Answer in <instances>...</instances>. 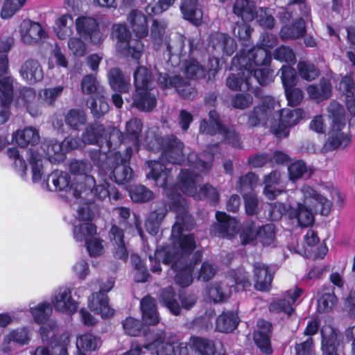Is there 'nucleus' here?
<instances>
[{
    "label": "nucleus",
    "instance_id": "1",
    "mask_svg": "<svg viewBox=\"0 0 355 355\" xmlns=\"http://www.w3.org/2000/svg\"><path fill=\"white\" fill-rule=\"evenodd\" d=\"M171 205L177 209L176 221L172 227V236L178 239V245L172 248L157 250L155 253V260L164 263L173 262L172 268L176 271L178 263L187 257L196 248L193 234H182L184 230H189L193 227V218L186 209L187 202L179 193L168 195Z\"/></svg>",
    "mask_w": 355,
    "mask_h": 355
},
{
    "label": "nucleus",
    "instance_id": "2",
    "mask_svg": "<svg viewBox=\"0 0 355 355\" xmlns=\"http://www.w3.org/2000/svg\"><path fill=\"white\" fill-rule=\"evenodd\" d=\"M333 192L336 191L331 189L328 196L324 191L318 193L312 187L304 185L300 190L303 201L297 203V209L292 208L290 210V217L297 218L299 225L302 227L311 225L315 214L327 215L330 212L332 202L329 198H332Z\"/></svg>",
    "mask_w": 355,
    "mask_h": 355
},
{
    "label": "nucleus",
    "instance_id": "3",
    "mask_svg": "<svg viewBox=\"0 0 355 355\" xmlns=\"http://www.w3.org/2000/svg\"><path fill=\"white\" fill-rule=\"evenodd\" d=\"M270 62V55L267 49L255 47L247 53L241 52L232 60V64L243 67L248 73L252 74L254 80L261 85H267L270 81V71L262 67Z\"/></svg>",
    "mask_w": 355,
    "mask_h": 355
},
{
    "label": "nucleus",
    "instance_id": "4",
    "mask_svg": "<svg viewBox=\"0 0 355 355\" xmlns=\"http://www.w3.org/2000/svg\"><path fill=\"white\" fill-rule=\"evenodd\" d=\"M84 182H80L74 188V196L76 198H86L89 194L99 200H105L108 198L110 200H118L120 194L114 185L106 181L99 182L96 184L93 176H85L83 178Z\"/></svg>",
    "mask_w": 355,
    "mask_h": 355
},
{
    "label": "nucleus",
    "instance_id": "5",
    "mask_svg": "<svg viewBox=\"0 0 355 355\" xmlns=\"http://www.w3.org/2000/svg\"><path fill=\"white\" fill-rule=\"evenodd\" d=\"M178 344V339L173 335H167L164 331H160L155 335L153 342L145 345L144 348L153 354L175 355L174 345ZM143 347L136 342H132L130 349L122 355H141Z\"/></svg>",
    "mask_w": 355,
    "mask_h": 355
},
{
    "label": "nucleus",
    "instance_id": "6",
    "mask_svg": "<svg viewBox=\"0 0 355 355\" xmlns=\"http://www.w3.org/2000/svg\"><path fill=\"white\" fill-rule=\"evenodd\" d=\"M112 35L116 39V50L125 55L139 59L144 51V44L139 40L131 39V35L125 25L114 24Z\"/></svg>",
    "mask_w": 355,
    "mask_h": 355
},
{
    "label": "nucleus",
    "instance_id": "7",
    "mask_svg": "<svg viewBox=\"0 0 355 355\" xmlns=\"http://www.w3.org/2000/svg\"><path fill=\"white\" fill-rule=\"evenodd\" d=\"M200 132L203 134L214 135L220 134L227 142L235 147H239V139L237 133L233 128L223 125L219 120L218 114L214 110L209 113V122L202 120L200 125Z\"/></svg>",
    "mask_w": 355,
    "mask_h": 355
},
{
    "label": "nucleus",
    "instance_id": "8",
    "mask_svg": "<svg viewBox=\"0 0 355 355\" xmlns=\"http://www.w3.org/2000/svg\"><path fill=\"white\" fill-rule=\"evenodd\" d=\"M200 132L203 134L214 135L220 134L227 142L235 147H239V139L237 133L233 128L223 125L219 120L218 114L214 110L209 113V122L202 120L200 125Z\"/></svg>",
    "mask_w": 355,
    "mask_h": 355
},
{
    "label": "nucleus",
    "instance_id": "9",
    "mask_svg": "<svg viewBox=\"0 0 355 355\" xmlns=\"http://www.w3.org/2000/svg\"><path fill=\"white\" fill-rule=\"evenodd\" d=\"M82 135L83 141L87 144H99L105 140L109 146L112 144L113 137H116L120 141L122 137V133L116 128H110L106 130L98 122L88 124Z\"/></svg>",
    "mask_w": 355,
    "mask_h": 355
},
{
    "label": "nucleus",
    "instance_id": "10",
    "mask_svg": "<svg viewBox=\"0 0 355 355\" xmlns=\"http://www.w3.org/2000/svg\"><path fill=\"white\" fill-rule=\"evenodd\" d=\"M279 107L281 105L279 101L270 96L264 97L262 103L255 107L249 114L248 125L252 127L256 126L265 124L270 119H275L276 112L279 111Z\"/></svg>",
    "mask_w": 355,
    "mask_h": 355
},
{
    "label": "nucleus",
    "instance_id": "11",
    "mask_svg": "<svg viewBox=\"0 0 355 355\" xmlns=\"http://www.w3.org/2000/svg\"><path fill=\"white\" fill-rule=\"evenodd\" d=\"M162 141L161 161L173 164H180L184 159L183 143L174 135L167 136Z\"/></svg>",
    "mask_w": 355,
    "mask_h": 355
},
{
    "label": "nucleus",
    "instance_id": "12",
    "mask_svg": "<svg viewBox=\"0 0 355 355\" xmlns=\"http://www.w3.org/2000/svg\"><path fill=\"white\" fill-rule=\"evenodd\" d=\"M276 117L279 120L277 126L272 127L274 133L279 137H286L288 135V128L295 125L304 117V112L301 109H279Z\"/></svg>",
    "mask_w": 355,
    "mask_h": 355
},
{
    "label": "nucleus",
    "instance_id": "13",
    "mask_svg": "<svg viewBox=\"0 0 355 355\" xmlns=\"http://www.w3.org/2000/svg\"><path fill=\"white\" fill-rule=\"evenodd\" d=\"M76 28L81 37L88 38L94 44L103 40V34L99 30L98 22L93 17H78L76 20Z\"/></svg>",
    "mask_w": 355,
    "mask_h": 355
},
{
    "label": "nucleus",
    "instance_id": "14",
    "mask_svg": "<svg viewBox=\"0 0 355 355\" xmlns=\"http://www.w3.org/2000/svg\"><path fill=\"white\" fill-rule=\"evenodd\" d=\"M52 304L55 310L69 315L73 314L78 308L77 302L72 298L71 290L67 287L59 288L55 291Z\"/></svg>",
    "mask_w": 355,
    "mask_h": 355
},
{
    "label": "nucleus",
    "instance_id": "15",
    "mask_svg": "<svg viewBox=\"0 0 355 355\" xmlns=\"http://www.w3.org/2000/svg\"><path fill=\"white\" fill-rule=\"evenodd\" d=\"M216 218L217 223L212 226L211 230L213 235L225 238L230 237L236 233L239 226L234 218L220 211L216 212Z\"/></svg>",
    "mask_w": 355,
    "mask_h": 355
},
{
    "label": "nucleus",
    "instance_id": "16",
    "mask_svg": "<svg viewBox=\"0 0 355 355\" xmlns=\"http://www.w3.org/2000/svg\"><path fill=\"white\" fill-rule=\"evenodd\" d=\"M321 334V349L324 355H338V347L340 342L338 331L329 325L322 327Z\"/></svg>",
    "mask_w": 355,
    "mask_h": 355
},
{
    "label": "nucleus",
    "instance_id": "17",
    "mask_svg": "<svg viewBox=\"0 0 355 355\" xmlns=\"http://www.w3.org/2000/svg\"><path fill=\"white\" fill-rule=\"evenodd\" d=\"M238 68L236 73H231L227 78L226 85L231 90H250L254 79L252 74L248 73L243 67L234 65Z\"/></svg>",
    "mask_w": 355,
    "mask_h": 355
},
{
    "label": "nucleus",
    "instance_id": "18",
    "mask_svg": "<svg viewBox=\"0 0 355 355\" xmlns=\"http://www.w3.org/2000/svg\"><path fill=\"white\" fill-rule=\"evenodd\" d=\"M21 40L27 44H33L46 37L41 25L30 20H24L20 25Z\"/></svg>",
    "mask_w": 355,
    "mask_h": 355
},
{
    "label": "nucleus",
    "instance_id": "19",
    "mask_svg": "<svg viewBox=\"0 0 355 355\" xmlns=\"http://www.w3.org/2000/svg\"><path fill=\"white\" fill-rule=\"evenodd\" d=\"M148 164L150 168V171L147 175V178H152L157 186L166 189L171 177L172 168H168L156 160L149 161Z\"/></svg>",
    "mask_w": 355,
    "mask_h": 355
},
{
    "label": "nucleus",
    "instance_id": "20",
    "mask_svg": "<svg viewBox=\"0 0 355 355\" xmlns=\"http://www.w3.org/2000/svg\"><path fill=\"white\" fill-rule=\"evenodd\" d=\"M12 81L9 77L0 79V92L2 94L0 105V125L8 120L10 112L8 105L12 99Z\"/></svg>",
    "mask_w": 355,
    "mask_h": 355
},
{
    "label": "nucleus",
    "instance_id": "21",
    "mask_svg": "<svg viewBox=\"0 0 355 355\" xmlns=\"http://www.w3.org/2000/svg\"><path fill=\"white\" fill-rule=\"evenodd\" d=\"M127 21L132 32L137 37L143 38L148 35L147 17L142 11L137 9L130 10L127 15Z\"/></svg>",
    "mask_w": 355,
    "mask_h": 355
},
{
    "label": "nucleus",
    "instance_id": "22",
    "mask_svg": "<svg viewBox=\"0 0 355 355\" xmlns=\"http://www.w3.org/2000/svg\"><path fill=\"white\" fill-rule=\"evenodd\" d=\"M271 324L264 320L257 321V331L254 334V341L262 352L272 353L270 346Z\"/></svg>",
    "mask_w": 355,
    "mask_h": 355
},
{
    "label": "nucleus",
    "instance_id": "23",
    "mask_svg": "<svg viewBox=\"0 0 355 355\" xmlns=\"http://www.w3.org/2000/svg\"><path fill=\"white\" fill-rule=\"evenodd\" d=\"M88 306L92 311L100 314L102 318H109L114 313V310L109 305L107 296L102 291L92 294L88 300Z\"/></svg>",
    "mask_w": 355,
    "mask_h": 355
},
{
    "label": "nucleus",
    "instance_id": "24",
    "mask_svg": "<svg viewBox=\"0 0 355 355\" xmlns=\"http://www.w3.org/2000/svg\"><path fill=\"white\" fill-rule=\"evenodd\" d=\"M40 138L39 130L32 126L16 130L12 137V142L21 148L28 145H35L38 143Z\"/></svg>",
    "mask_w": 355,
    "mask_h": 355
},
{
    "label": "nucleus",
    "instance_id": "25",
    "mask_svg": "<svg viewBox=\"0 0 355 355\" xmlns=\"http://www.w3.org/2000/svg\"><path fill=\"white\" fill-rule=\"evenodd\" d=\"M201 180V176L183 169L179 175L178 185L181 191L187 195L196 196L198 194V184Z\"/></svg>",
    "mask_w": 355,
    "mask_h": 355
},
{
    "label": "nucleus",
    "instance_id": "26",
    "mask_svg": "<svg viewBox=\"0 0 355 355\" xmlns=\"http://www.w3.org/2000/svg\"><path fill=\"white\" fill-rule=\"evenodd\" d=\"M70 345L69 336L61 335L51 343V350L44 347H37L32 355H69L68 347Z\"/></svg>",
    "mask_w": 355,
    "mask_h": 355
},
{
    "label": "nucleus",
    "instance_id": "27",
    "mask_svg": "<svg viewBox=\"0 0 355 355\" xmlns=\"http://www.w3.org/2000/svg\"><path fill=\"white\" fill-rule=\"evenodd\" d=\"M20 74L22 78L30 84L39 82L43 78L42 67L35 60L26 61L21 67Z\"/></svg>",
    "mask_w": 355,
    "mask_h": 355
},
{
    "label": "nucleus",
    "instance_id": "28",
    "mask_svg": "<svg viewBox=\"0 0 355 355\" xmlns=\"http://www.w3.org/2000/svg\"><path fill=\"white\" fill-rule=\"evenodd\" d=\"M302 292V290L297 288H295V290L293 291H287L286 297H288L291 299V300H286L285 299H284L275 301L270 304V311L273 313L284 312L288 315H291L294 311L293 304L300 297Z\"/></svg>",
    "mask_w": 355,
    "mask_h": 355
},
{
    "label": "nucleus",
    "instance_id": "29",
    "mask_svg": "<svg viewBox=\"0 0 355 355\" xmlns=\"http://www.w3.org/2000/svg\"><path fill=\"white\" fill-rule=\"evenodd\" d=\"M254 275L255 288L261 291H268L272 279L268 267L261 263H255L254 264Z\"/></svg>",
    "mask_w": 355,
    "mask_h": 355
},
{
    "label": "nucleus",
    "instance_id": "30",
    "mask_svg": "<svg viewBox=\"0 0 355 355\" xmlns=\"http://www.w3.org/2000/svg\"><path fill=\"white\" fill-rule=\"evenodd\" d=\"M101 345V338L92 334L80 335L76 339L77 355H85L87 352H94Z\"/></svg>",
    "mask_w": 355,
    "mask_h": 355
},
{
    "label": "nucleus",
    "instance_id": "31",
    "mask_svg": "<svg viewBox=\"0 0 355 355\" xmlns=\"http://www.w3.org/2000/svg\"><path fill=\"white\" fill-rule=\"evenodd\" d=\"M306 90L310 98L320 102L331 96V85L329 80L322 79L317 84L309 85Z\"/></svg>",
    "mask_w": 355,
    "mask_h": 355
},
{
    "label": "nucleus",
    "instance_id": "32",
    "mask_svg": "<svg viewBox=\"0 0 355 355\" xmlns=\"http://www.w3.org/2000/svg\"><path fill=\"white\" fill-rule=\"evenodd\" d=\"M143 320L148 324L155 325L159 321L155 300L150 296H146L141 301Z\"/></svg>",
    "mask_w": 355,
    "mask_h": 355
},
{
    "label": "nucleus",
    "instance_id": "33",
    "mask_svg": "<svg viewBox=\"0 0 355 355\" xmlns=\"http://www.w3.org/2000/svg\"><path fill=\"white\" fill-rule=\"evenodd\" d=\"M197 0H182L180 10L184 18L196 26L201 23L202 13L196 7Z\"/></svg>",
    "mask_w": 355,
    "mask_h": 355
},
{
    "label": "nucleus",
    "instance_id": "34",
    "mask_svg": "<svg viewBox=\"0 0 355 355\" xmlns=\"http://www.w3.org/2000/svg\"><path fill=\"white\" fill-rule=\"evenodd\" d=\"M42 148L50 162H60L64 159L66 150L63 141L60 143L54 139L46 140L43 143Z\"/></svg>",
    "mask_w": 355,
    "mask_h": 355
},
{
    "label": "nucleus",
    "instance_id": "35",
    "mask_svg": "<svg viewBox=\"0 0 355 355\" xmlns=\"http://www.w3.org/2000/svg\"><path fill=\"white\" fill-rule=\"evenodd\" d=\"M22 96L26 103V110L32 116H37L42 114L43 107L46 105L41 103L39 100V95L36 96L32 89H24Z\"/></svg>",
    "mask_w": 355,
    "mask_h": 355
},
{
    "label": "nucleus",
    "instance_id": "36",
    "mask_svg": "<svg viewBox=\"0 0 355 355\" xmlns=\"http://www.w3.org/2000/svg\"><path fill=\"white\" fill-rule=\"evenodd\" d=\"M239 322V317L236 313L225 312L218 317L216 328L220 332L230 333L236 328Z\"/></svg>",
    "mask_w": 355,
    "mask_h": 355
},
{
    "label": "nucleus",
    "instance_id": "37",
    "mask_svg": "<svg viewBox=\"0 0 355 355\" xmlns=\"http://www.w3.org/2000/svg\"><path fill=\"white\" fill-rule=\"evenodd\" d=\"M134 83L137 92L150 90L152 85V76L148 69L144 66L137 68L134 72Z\"/></svg>",
    "mask_w": 355,
    "mask_h": 355
},
{
    "label": "nucleus",
    "instance_id": "38",
    "mask_svg": "<svg viewBox=\"0 0 355 355\" xmlns=\"http://www.w3.org/2000/svg\"><path fill=\"white\" fill-rule=\"evenodd\" d=\"M188 344L198 355H217L218 354L215 352L214 343L208 339L193 336L190 338Z\"/></svg>",
    "mask_w": 355,
    "mask_h": 355
},
{
    "label": "nucleus",
    "instance_id": "39",
    "mask_svg": "<svg viewBox=\"0 0 355 355\" xmlns=\"http://www.w3.org/2000/svg\"><path fill=\"white\" fill-rule=\"evenodd\" d=\"M108 79L111 87L120 92H126L130 88L129 80L126 79L120 69H112L108 73Z\"/></svg>",
    "mask_w": 355,
    "mask_h": 355
},
{
    "label": "nucleus",
    "instance_id": "40",
    "mask_svg": "<svg viewBox=\"0 0 355 355\" xmlns=\"http://www.w3.org/2000/svg\"><path fill=\"white\" fill-rule=\"evenodd\" d=\"M167 209L166 207H159L157 209L150 213L146 223L145 227L146 230L152 235L157 233L161 223L166 216Z\"/></svg>",
    "mask_w": 355,
    "mask_h": 355
},
{
    "label": "nucleus",
    "instance_id": "41",
    "mask_svg": "<svg viewBox=\"0 0 355 355\" xmlns=\"http://www.w3.org/2000/svg\"><path fill=\"white\" fill-rule=\"evenodd\" d=\"M135 106L141 110H151L157 103L155 94L150 92L149 90L137 92L133 98Z\"/></svg>",
    "mask_w": 355,
    "mask_h": 355
},
{
    "label": "nucleus",
    "instance_id": "42",
    "mask_svg": "<svg viewBox=\"0 0 355 355\" xmlns=\"http://www.w3.org/2000/svg\"><path fill=\"white\" fill-rule=\"evenodd\" d=\"M329 117L331 119L334 130H342L345 127V120L344 117V109L340 104L337 102H331L327 107Z\"/></svg>",
    "mask_w": 355,
    "mask_h": 355
},
{
    "label": "nucleus",
    "instance_id": "43",
    "mask_svg": "<svg viewBox=\"0 0 355 355\" xmlns=\"http://www.w3.org/2000/svg\"><path fill=\"white\" fill-rule=\"evenodd\" d=\"M213 46L216 51L226 54H232L236 49V43L232 38L224 34H217L212 40Z\"/></svg>",
    "mask_w": 355,
    "mask_h": 355
},
{
    "label": "nucleus",
    "instance_id": "44",
    "mask_svg": "<svg viewBox=\"0 0 355 355\" xmlns=\"http://www.w3.org/2000/svg\"><path fill=\"white\" fill-rule=\"evenodd\" d=\"M202 158L193 153L188 155L187 160L191 167L198 169L200 172H203L211 168L214 155L210 153H204Z\"/></svg>",
    "mask_w": 355,
    "mask_h": 355
},
{
    "label": "nucleus",
    "instance_id": "45",
    "mask_svg": "<svg viewBox=\"0 0 355 355\" xmlns=\"http://www.w3.org/2000/svg\"><path fill=\"white\" fill-rule=\"evenodd\" d=\"M73 21L72 17L69 15H64L59 17L54 26L55 32L60 40H65L72 33V26Z\"/></svg>",
    "mask_w": 355,
    "mask_h": 355
},
{
    "label": "nucleus",
    "instance_id": "46",
    "mask_svg": "<svg viewBox=\"0 0 355 355\" xmlns=\"http://www.w3.org/2000/svg\"><path fill=\"white\" fill-rule=\"evenodd\" d=\"M96 232V226L89 222H80L74 225V239L77 241H87Z\"/></svg>",
    "mask_w": 355,
    "mask_h": 355
},
{
    "label": "nucleus",
    "instance_id": "47",
    "mask_svg": "<svg viewBox=\"0 0 355 355\" xmlns=\"http://www.w3.org/2000/svg\"><path fill=\"white\" fill-rule=\"evenodd\" d=\"M49 181L51 180L54 186L55 190L67 191V189L73 191L74 196V187H71L70 176L67 173L54 171L49 177Z\"/></svg>",
    "mask_w": 355,
    "mask_h": 355
},
{
    "label": "nucleus",
    "instance_id": "48",
    "mask_svg": "<svg viewBox=\"0 0 355 355\" xmlns=\"http://www.w3.org/2000/svg\"><path fill=\"white\" fill-rule=\"evenodd\" d=\"M341 130H334V126H332L331 135L324 146L327 150H331L338 148H344L348 144L349 138Z\"/></svg>",
    "mask_w": 355,
    "mask_h": 355
},
{
    "label": "nucleus",
    "instance_id": "49",
    "mask_svg": "<svg viewBox=\"0 0 355 355\" xmlns=\"http://www.w3.org/2000/svg\"><path fill=\"white\" fill-rule=\"evenodd\" d=\"M159 302L166 306L174 315H178L180 313V307L175 299V293L171 287H168L160 293Z\"/></svg>",
    "mask_w": 355,
    "mask_h": 355
},
{
    "label": "nucleus",
    "instance_id": "50",
    "mask_svg": "<svg viewBox=\"0 0 355 355\" xmlns=\"http://www.w3.org/2000/svg\"><path fill=\"white\" fill-rule=\"evenodd\" d=\"M185 38L182 35H175L173 37H165L164 44L168 55L179 56L182 54L184 46Z\"/></svg>",
    "mask_w": 355,
    "mask_h": 355
},
{
    "label": "nucleus",
    "instance_id": "51",
    "mask_svg": "<svg viewBox=\"0 0 355 355\" xmlns=\"http://www.w3.org/2000/svg\"><path fill=\"white\" fill-rule=\"evenodd\" d=\"M304 33L305 24L304 20L300 18L292 26L283 27L280 31V36L284 40L296 39L302 36Z\"/></svg>",
    "mask_w": 355,
    "mask_h": 355
},
{
    "label": "nucleus",
    "instance_id": "52",
    "mask_svg": "<svg viewBox=\"0 0 355 355\" xmlns=\"http://www.w3.org/2000/svg\"><path fill=\"white\" fill-rule=\"evenodd\" d=\"M92 169V165L90 162L84 160H74L71 162L69 165V170L71 173L79 175L78 177L76 180V184L74 188L80 182H83V178L85 176H90L88 175L89 173L91 172Z\"/></svg>",
    "mask_w": 355,
    "mask_h": 355
},
{
    "label": "nucleus",
    "instance_id": "53",
    "mask_svg": "<svg viewBox=\"0 0 355 355\" xmlns=\"http://www.w3.org/2000/svg\"><path fill=\"white\" fill-rule=\"evenodd\" d=\"M280 180V173L277 171H272L264 178L265 187L263 193L270 200L274 199L277 196L281 193L280 190L273 189V186L279 184Z\"/></svg>",
    "mask_w": 355,
    "mask_h": 355
},
{
    "label": "nucleus",
    "instance_id": "54",
    "mask_svg": "<svg viewBox=\"0 0 355 355\" xmlns=\"http://www.w3.org/2000/svg\"><path fill=\"white\" fill-rule=\"evenodd\" d=\"M64 87L58 85L54 87L46 88L39 92V100L44 105H53L56 99L62 94Z\"/></svg>",
    "mask_w": 355,
    "mask_h": 355
},
{
    "label": "nucleus",
    "instance_id": "55",
    "mask_svg": "<svg viewBox=\"0 0 355 355\" xmlns=\"http://www.w3.org/2000/svg\"><path fill=\"white\" fill-rule=\"evenodd\" d=\"M28 160L31 165L33 181L35 182H37L43 175V165L41 157L37 153L28 150Z\"/></svg>",
    "mask_w": 355,
    "mask_h": 355
},
{
    "label": "nucleus",
    "instance_id": "56",
    "mask_svg": "<svg viewBox=\"0 0 355 355\" xmlns=\"http://www.w3.org/2000/svg\"><path fill=\"white\" fill-rule=\"evenodd\" d=\"M65 123L71 128L78 130L87 121L85 113L80 110H71L65 116Z\"/></svg>",
    "mask_w": 355,
    "mask_h": 355
},
{
    "label": "nucleus",
    "instance_id": "57",
    "mask_svg": "<svg viewBox=\"0 0 355 355\" xmlns=\"http://www.w3.org/2000/svg\"><path fill=\"white\" fill-rule=\"evenodd\" d=\"M26 0H5L0 16L3 19L11 18L26 3Z\"/></svg>",
    "mask_w": 355,
    "mask_h": 355
},
{
    "label": "nucleus",
    "instance_id": "58",
    "mask_svg": "<svg viewBox=\"0 0 355 355\" xmlns=\"http://www.w3.org/2000/svg\"><path fill=\"white\" fill-rule=\"evenodd\" d=\"M89 108L92 114L96 117H100L108 112L109 105L103 93L92 97L89 103Z\"/></svg>",
    "mask_w": 355,
    "mask_h": 355
},
{
    "label": "nucleus",
    "instance_id": "59",
    "mask_svg": "<svg viewBox=\"0 0 355 355\" xmlns=\"http://www.w3.org/2000/svg\"><path fill=\"white\" fill-rule=\"evenodd\" d=\"M184 72L187 78H200L205 76L206 69L197 60H189L184 64Z\"/></svg>",
    "mask_w": 355,
    "mask_h": 355
},
{
    "label": "nucleus",
    "instance_id": "60",
    "mask_svg": "<svg viewBox=\"0 0 355 355\" xmlns=\"http://www.w3.org/2000/svg\"><path fill=\"white\" fill-rule=\"evenodd\" d=\"M297 70L300 77L307 81L313 80L319 76L318 69L312 63L309 62H299Z\"/></svg>",
    "mask_w": 355,
    "mask_h": 355
},
{
    "label": "nucleus",
    "instance_id": "61",
    "mask_svg": "<svg viewBox=\"0 0 355 355\" xmlns=\"http://www.w3.org/2000/svg\"><path fill=\"white\" fill-rule=\"evenodd\" d=\"M112 176L116 183L124 184L132 178V170L125 163H122L114 167Z\"/></svg>",
    "mask_w": 355,
    "mask_h": 355
},
{
    "label": "nucleus",
    "instance_id": "62",
    "mask_svg": "<svg viewBox=\"0 0 355 355\" xmlns=\"http://www.w3.org/2000/svg\"><path fill=\"white\" fill-rule=\"evenodd\" d=\"M81 89L87 94H96L98 95L103 92L96 78L92 75L85 76L81 82Z\"/></svg>",
    "mask_w": 355,
    "mask_h": 355
},
{
    "label": "nucleus",
    "instance_id": "63",
    "mask_svg": "<svg viewBox=\"0 0 355 355\" xmlns=\"http://www.w3.org/2000/svg\"><path fill=\"white\" fill-rule=\"evenodd\" d=\"M230 291L221 284L214 283L208 290L209 297L215 302H222L230 295Z\"/></svg>",
    "mask_w": 355,
    "mask_h": 355
},
{
    "label": "nucleus",
    "instance_id": "64",
    "mask_svg": "<svg viewBox=\"0 0 355 355\" xmlns=\"http://www.w3.org/2000/svg\"><path fill=\"white\" fill-rule=\"evenodd\" d=\"M130 197L136 202H144L152 200L154 198V194L144 186L139 185L132 189Z\"/></svg>",
    "mask_w": 355,
    "mask_h": 355
}]
</instances>
